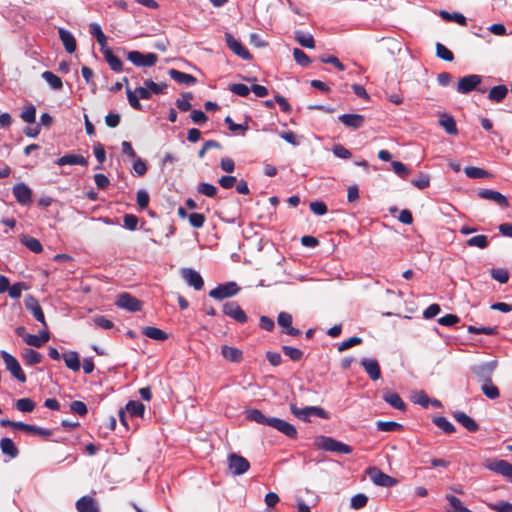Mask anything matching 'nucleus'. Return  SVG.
<instances>
[{
  "label": "nucleus",
  "mask_w": 512,
  "mask_h": 512,
  "mask_svg": "<svg viewBox=\"0 0 512 512\" xmlns=\"http://www.w3.org/2000/svg\"><path fill=\"white\" fill-rule=\"evenodd\" d=\"M144 85L149 89V91L151 92V96L153 94H156V95H159V94H163L164 93V90L165 88L167 87V85L165 83H156L154 82L153 80L151 79H146L144 80Z\"/></svg>",
  "instance_id": "obj_48"
},
{
  "label": "nucleus",
  "mask_w": 512,
  "mask_h": 512,
  "mask_svg": "<svg viewBox=\"0 0 512 512\" xmlns=\"http://www.w3.org/2000/svg\"><path fill=\"white\" fill-rule=\"evenodd\" d=\"M384 401L389 404L394 409L404 411L406 409L405 402L401 399V397L391 390H386L383 393Z\"/></svg>",
  "instance_id": "obj_22"
},
{
  "label": "nucleus",
  "mask_w": 512,
  "mask_h": 512,
  "mask_svg": "<svg viewBox=\"0 0 512 512\" xmlns=\"http://www.w3.org/2000/svg\"><path fill=\"white\" fill-rule=\"evenodd\" d=\"M58 34L65 47V50L68 53H73L76 50V40L73 34L64 28H59Z\"/></svg>",
  "instance_id": "obj_27"
},
{
  "label": "nucleus",
  "mask_w": 512,
  "mask_h": 512,
  "mask_svg": "<svg viewBox=\"0 0 512 512\" xmlns=\"http://www.w3.org/2000/svg\"><path fill=\"white\" fill-rule=\"evenodd\" d=\"M315 445L322 450L329 451V452H335L338 454H351L352 448L343 443L340 442L332 437L328 436H318L315 439Z\"/></svg>",
  "instance_id": "obj_1"
},
{
  "label": "nucleus",
  "mask_w": 512,
  "mask_h": 512,
  "mask_svg": "<svg viewBox=\"0 0 512 512\" xmlns=\"http://www.w3.org/2000/svg\"><path fill=\"white\" fill-rule=\"evenodd\" d=\"M489 244L488 237L486 235H476L467 240V245L470 247H478L480 249L487 248Z\"/></svg>",
  "instance_id": "obj_46"
},
{
  "label": "nucleus",
  "mask_w": 512,
  "mask_h": 512,
  "mask_svg": "<svg viewBox=\"0 0 512 512\" xmlns=\"http://www.w3.org/2000/svg\"><path fill=\"white\" fill-rule=\"evenodd\" d=\"M246 418L250 421H254L258 424L262 425H270L271 417H266L260 410L258 409H250L246 411Z\"/></svg>",
  "instance_id": "obj_36"
},
{
  "label": "nucleus",
  "mask_w": 512,
  "mask_h": 512,
  "mask_svg": "<svg viewBox=\"0 0 512 512\" xmlns=\"http://www.w3.org/2000/svg\"><path fill=\"white\" fill-rule=\"evenodd\" d=\"M133 171L136 176H143L147 172V165L140 157L134 158Z\"/></svg>",
  "instance_id": "obj_64"
},
{
  "label": "nucleus",
  "mask_w": 512,
  "mask_h": 512,
  "mask_svg": "<svg viewBox=\"0 0 512 512\" xmlns=\"http://www.w3.org/2000/svg\"><path fill=\"white\" fill-rule=\"evenodd\" d=\"M21 355L25 364L30 366L37 365L42 361L41 354L32 348L23 349Z\"/></svg>",
  "instance_id": "obj_33"
},
{
  "label": "nucleus",
  "mask_w": 512,
  "mask_h": 512,
  "mask_svg": "<svg viewBox=\"0 0 512 512\" xmlns=\"http://www.w3.org/2000/svg\"><path fill=\"white\" fill-rule=\"evenodd\" d=\"M440 16L447 21H454L460 25H466V18L460 13H449L446 11H441Z\"/></svg>",
  "instance_id": "obj_54"
},
{
  "label": "nucleus",
  "mask_w": 512,
  "mask_h": 512,
  "mask_svg": "<svg viewBox=\"0 0 512 512\" xmlns=\"http://www.w3.org/2000/svg\"><path fill=\"white\" fill-rule=\"evenodd\" d=\"M189 223L194 228H201L205 222V216L201 213H191L188 215Z\"/></svg>",
  "instance_id": "obj_62"
},
{
  "label": "nucleus",
  "mask_w": 512,
  "mask_h": 512,
  "mask_svg": "<svg viewBox=\"0 0 512 512\" xmlns=\"http://www.w3.org/2000/svg\"><path fill=\"white\" fill-rule=\"evenodd\" d=\"M221 355L223 358L233 363H239L243 359V353L240 349L228 345L221 347Z\"/></svg>",
  "instance_id": "obj_26"
},
{
  "label": "nucleus",
  "mask_w": 512,
  "mask_h": 512,
  "mask_svg": "<svg viewBox=\"0 0 512 512\" xmlns=\"http://www.w3.org/2000/svg\"><path fill=\"white\" fill-rule=\"evenodd\" d=\"M482 77L477 74H470L459 79L457 84V91L461 94H468L475 90L481 83Z\"/></svg>",
  "instance_id": "obj_11"
},
{
  "label": "nucleus",
  "mask_w": 512,
  "mask_h": 512,
  "mask_svg": "<svg viewBox=\"0 0 512 512\" xmlns=\"http://www.w3.org/2000/svg\"><path fill=\"white\" fill-rule=\"evenodd\" d=\"M56 164L59 166L64 165H81L87 166L88 161L85 157L76 154H66L57 159Z\"/></svg>",
  "instance_id": "obj_25"
},
{
  "label": "nucleus",
  "mask_w": 512,
  "mask_h": 512,
  "mask_svg": "<svg viewBox=\"0 0 512 512\" xmlns=\"http://www.w3.org/2000/svg\"><path fill=\"white\" fill-rule=\"evenodd\" d=\"M197 191L207 197H214L217 194V188L210 183H200L197 187Z\"/></svg>",
  "instance_id": "obj_56"
},
{
  "label": "nucleus",
  "mask_w": 512,
  "mask_h": 512,
  "mask_svg": "<svg viewBox=\"0 0 512 512\" xmlns=\"http://www.w3.org/2000/svg\"><path fill=\"white\" fill-rule=\"evenodd\" d=\"M78 512H99V508L92 497L83 496L76 502Z\"/></svg>",
  "instance_id": "obj_28"
},
{
  "label": "nucleus",
  "mask_w": 512,
  "mask_h": 512,
  "mask_svg": "<svg viewBox=\"0 0 512 512\" xmlns=\"http://www.w3.org/2000/svg\"><path fill=\"white\" fill-rule=\"evenodd\" d=\"M433 423L438 427L440 428L441 430H443L445 433H453L455 431V427L454 425L449 422L445 417L443 416H438V417H435L433 419Z\"/></svg>",
  "instance_id": "obj_45"
},
{
  "label": "nucleus",
  "mask_w": 512,
  "mask_h": 512,
  "mask_svg": "<svg viewBox=\"0 0 512 512\" xmlns=\"http://www.w3.org/2000/svg\"><path fill=\"white\" fill-rule=\"evenodd\" d=\"M181 276L185 282L195 290H200L204 286V280L200 273L192 268H182Z\"/></svg>",
  "instance_id": "obj_14"
},
{
  "label": "nucleus",
  "mask_w": 512,
  "mask_h": 512,
  "mask_svg": "<svg viewBox=\"0 0 512 512\" xmlns=\"http://www.w3.org/2000/svg\"><path fill=\"white\" fill-rule=\"evenodd\" d=\"M168 74L174 81L180 84L190 86L196 83V78L193 75L184 73L176 69H170L168 71Z\"/></svg>",
  "instance_id": "obj_29"
},
{
  "label": "nucleus",
  "mask_w": 512,
  "mask_h": 512,
  "mask_svg": "<svg viewBox=\"0 0 512 512\" xmlns=\"http://www.w3.org/2000/svg\"><path fill=\"white\" fill-rule=\"evenodd\" d=\"M453 417L455 420L465 427L469 432H476L479 429L477 422L464 412H454Z\"/></svg>",
  "instance_id": "obj_23"
},
{
  "label": "nucleus",
  "mask_w": 512,
  "mask_h": 512,
  "mask_svg": "<svg viewBox=\"0 0 512 512\" xmlns=\"http://www.w3.org/2000/svg\"><path fill=\"white\" fill-rule=\"evenodd\" d=\"M103 55L111 70L114 72H121L123 70V62L113 54L111 49L103 50Z\"/></svg>",
  "instance_id": "obj_32"
},
{
  "label": "nucleus",
  "mask_w": 512,
  "mask_h": 512,
  "mask_svg": "<svg viewBox=\"0 0 512 512\" xmlns=\"http://www.w3.org/2000/svg\"><path fill=\"white\" fill-rule=\"evenodd\" d=\"M293 56H294V59L297 62V64H299L303 67L308 66L311 62L308 55L299 48H295L293 50Z\"/></svg>",
  "instance_id": "obj_58"
},
{
  "label": "nucleus",
  "mask_w": 512,
  "mask_h": 512,
  "mask_svg": "<svg viewBox=\"0 0 512 512\" xmlns=\"http://www.w3.org/2000/svg\"><path fill=\"white\" fill-rule=\"evenodd\" d=\"M367 501H368V498H367V496H366V495L361 494V493L356 494V495H355V496H353V497H352V499H351V507H352L353 509H356V510L361 509V508H363L364 506H366Z\"/></svg>",
  "instance_id": "obj_63"
},
{
  "label": "nucleus",
  "mask_w": 512,
  "mask_h": 512,
  "mask_svg": "<svg viewBox=\"0 0 512 512\" xmlns=\"http://www.w3.org/2000/svg\"><path fill=\"white\" fill-rule=\"evenodd\" d=\"M0 356L6 366V369L12 374V376L15 377L19 382L25 383L27 378L18 360L13 355L4 350L0 352Z\"/></svg>",
  "instance_id": "obj_3"
},
{
  "label": "nucleus",
  "mask_w": 512,
  "mask_h": 512,
  "mask_svg": "<svg viewBox=\"0 0 512 512\" xmlns=\"http://www.w3.org/2000/svg\"><path fill=\"white\" fill-rule=\"evenodd\" d=\"M376 426L379 431L383 432H393L402 427L401 424L394 421H378Z\"/></svg>",
  "instance_id": "obj_51"
},
{
  "label": "nucleus",
  "mask_w": 512,
  "mask_h": 512,
  "mask_svg": "<svg viewBox=\"0 0 512 512\" xmlns=\"http://www.w3.org/2000/svg\"><path fill=\"white\" fill-rule=\"evenodd\" d=\"M361 366L364 368L365 372L371 378V380L376 381L381 377V370L379 363L376 359L371 358H363L360 362Z\"/></svg>",
  "instance_id": "obj_19"
},
{
  "label": "nucleus",
  "mask_w": 512,
  "mask_h": 512,
  "mask_svg": "<svg viewBox=\"0 0 512 512\" xmlns=\"http://www.w3.org/2000/svg\"><path fill=\"white\" fill-rule=\"evenodd\" d=\"M277 322L280 327L283 328V333L290 336H298L301 331L297 328L292 327V315L288 312H280L277 317Z\"/></svg>",
  "instance_id": "obj_18"
},
{
  "label": "nucleus",
  "mask_w": 512,
  "mask_h": 512,
  "mask_svg": "<svg viewBox=\"0 0 512 512\" xmlns=\"http://www.w3.org/2000/svg\"><path fill=\"white\" fill-rule=\"evenodd\" d=\"M367 474L370 480L377 486L381 487H393L397 484V480L384 472H382L377 467H371L367 470Z\"/></svg>",
  "instance_id": "obj_8"
},
{
  "label": "nucleus",
  "mask_w": 512,
  "mask_h": 512,
  "mask_svg": "<svg viewBox=\"0 0 512 512\" xmlns=\"http://www.w3.org/2000/svg\"><path fill=\"white\" fill-rule=\"evenodd\" d=\"M496 368V361L485 362L473 368L474 374L484 379H491V375Z\"/></svg>",
  "instance_id": "obj_31"
},
{
  "label": "nucleus",
  "mask_w": 512,
  "mask_h": 512,
  "mask_svg": "<svg viewBox=\"0 0 512 512\" xmlns=\"http://www.w3.org/2000/svg\"><path fill=\"white\" fill-rule=\"evenodd\" d=\"M50 339V333L47 328H44L38 335L27 334L24 335V342L31 346L40 348Z\"/></svg>",
  "instance_id": "obj_20"
},
{
  "label": "nucleus",
  "mask_w": 512,
  "mask_h": 512,
  "mask_svg": "<svg viewBox=\"0 0 512 512\" xmlns=\"http://www.w3.org/2000/svg\"><path fill=\"white\" fill-rule=\"evenodd\" d=\"M295 39L297 42L305 47V48H314L315 47V41L313 36L310 33H305L302 31H296L295 32Z\"/></svg>",
  "instance_id": "obj_41"
},
{
  "label": "nucleus",
  "mask_w": 512,
  "mask_h": 512,
  "mask_svg": "<svg viewBox=\"0 0 512 512\" xmlns=\"http://www.w3.org/2000/svg\"><path fill=\"white\" fill-rule=\"evenodd\" d=\"M412 401L415 404H419L420 406L424 408H428L430 405V398L427 396V394L424 391H418L412 396Z\"/></svg>",
  "instance_id": "obj_60"
},
{
  "label": "nucleus",
  "mask_w": 512,
  "mask_h": 512,
  "mask_svg": "<svg viewBox=\"0 0 512 512\" xmlns=\"http://www.w3.org/2000/svg\"><path fill=\"white\" fill-rule=\"evenodd\" d=\"M464 172L466 176L471 179L485 178L489 176L488 171L474 166L466 167Z\"/></svg>",
  "instance_id": "obj_47"
},
{
  "label": "nucleus",
  "mask_w": 512,
  "mask_h": 512,
  "mask_svg": "<svg viewBox=\"0 0 512 512\" xmlns=\"http://www.w3.org/2000/svg\"><path fill=\"white\" fill-rule=\"evenodd\" d=\"M290 410L294 416L306 422L310 421V416H316L322 419L328 418L327 412L323 408L318 406H307L304 408H298L295 404H291Z\"/></svg>",
  "instance_id": "obj_2"
},
{
  "label": "nucleus",
  "mask_w": 512,
  "mask_h": 512,
  "mask_svg": "<svg viewBox=\"0 0 512 512\" xmlns=\"http://www.w3.org/2000/svg\"><path fill=\"white\" fill-rule=\"evenodd\" d=\"M477 195L481 199L494 202L501 208H507L509 206L507 197L498 191L491 189H479Z\"/></svg>",
  "instance_id": "obj_10"
},
{
  "label": "nucleus",
  "mask_w": 512,
  "mask_h": 512,
  "mask_svg": "<svg viewBox=\"0 0 512 512\" xmlns=\"http://www.w3.org/2000/svg\"><path fill=\"white\" fill-rule=\"evenodd\" d=\"M0 448L2 453L10 458H15L18 455V449L10 438H2L0 440Z\"/></svg>",
  "instance_id": "obj_38"
},
{
  "label": "nucleus",
  "mask_w": 512,
  "mask_h": 512,
  "mask_svg": "<svg viewBox=\"0 0 512 512\" xmlns=\"http://www.w3.org/2000/svg\"><path fill=\"white\" fill-rule=\"evenodd\" d=\"M439 124L445 129L450 135H456L458 133L456 122L454 118L448 114H442L439 118Z\"/></svg>",
  "instance_id": "obj_34"
},
{
  "label": "nucleus",
  "mask_w": 512,
  "mask_h": 512,
  "mask_svg": "<svg viewBox=\"0 0 512 512\" xmlns=\"http://www.w3.org/2000/svg\"><path fill=\"white\" fill-rule=\"evenodd\" d=\"M15 406L21 412H32L35 408V402L30 398H21L16 401Z\"/></svg>",
  "instance_id": "obj_49"
},
{
  "label": "nucleus",
  "mask_w": 512,
  "mask_h": 512,
  "mask_svg": "<svg viewBox=\"0 0 512 512\" xmlns=\"http://www.w3.org/2000/svg\"><path fill=\"white\" fill-rule=\"evenodd\" d=\"M127 59L137 67H152L157 63L158 56L152 52L143 54L133 50L127 53Z\"/></svg>",
  "instance_id": "obj_5"
},
{
  "label": "nucleus",
  "mask_w": 512,
  "mask_h": 512,
  "mask_svg": "<svg viewBox=\"0 0 512 512\" xmlns=\"http://www.w3.org/2000/svg\"><path fill=\"white\" fill-rule=\"evenodd\" d=\"M192 99V94L187 92L182 94V97L176 100V106L179 110L185 112L190 110L191 103L190 100Z\"/></svg>",
  "instance_id": "obj_55"
},
{
  "label": "nucleus",
  "mask_w": 512,
  "mask_h": 512,
  "mask_svg": "<svg viewBox=\"0 0 512 512\" xmlns=\"http://www.w3.org/2000/svg\"><path fill=\"white\" fill-rule=\"evenodd\" d=\"M21 242L24 246H26L30 251L34 253H40L43 250L42 244L40 241L31 236H24L21 239Z\"/></svg>",
  "instance_id": "obj_43"
},
{
  "label": "nucleus",
  "mask_w": 512,
  "mask_h": 512,
  "mask_svg": "<svg viewBox=\"0 0 512 512\" xmlns=\"http://www.w3.org/2000/svg\"><path fill=\"white\" fill-rule=\"evenodd\" d=\"M391 166H392V169L393 171L395 172V174H397L400 178L402 179H406V177L408 176L409 174V170L408 168L406 167V165H404L402 162L400 161H393L391 163Z\"/></svg>",
  "instance_id": "obj_61"
},
{
  "label": "nucleus",
  "mask_w": 512,
  "mask_h": 512,
  "mask_svg": "<svg viewBox=\"0 0 512 512\" xmlns=\"http://www.w3.org/2000/svg\"><path fill=\"white\" fill-rule=\"evenodd\" d=\"M66 367L73 372H78L81 368L79 354L76 351L69 350L62 355Z\"/></svg>",
  "instance_id": "obj_24"
},
{
  "label": "nucleus",
  "mask_w": 512,
  "mask_h": 512,
  "mask_svg": "<svg viewBox=\"0 0 512 512\" xmlns=\"http://www.w3.org/2000/svg\"><path fill=\"white\" fill-rule=\"evenodd\" d=\"M229 90L238 95V96H241V97H246L249 95L251 89L245 85V84H242V83H235V84H231L229 86Z\"/></svg>",
  "instance_id": "obj_57"
},
{
  "label": "nucleus",
  "mask_w": 512,
  "mask_h": 512,
  "mask_svg": "<svg viewBox=\"0 0 512 512\" xmlns=\"http://www.w3.org/2000/svg\"><path fill=\"white\" fill-rule=\"evenodd\" d=\"M339 121L345 126L358 129L364 125V116L360 114H342L338 117Z\"/></svg>",
  "instance_id": "obj_21"
},
{
  "label": "nucleus",
  "mask_w": 512,
  "mask_h": 512,
  "mask_svg": "<svg viewBox=\"0 0 512 512\" xmlns=\"http://www.w3.org/2000/svg\"><path fill=\"white\" fill-rule=\"evenodd\" d=\"M484 467L512 481V464L508 461L502 459H488L484 462Z\"/></svg>",
  "instance_id": "obj_4"
},
{
  "label": "nucleus",
  "mask_w": 512,
  "mask_h": 512,
  "mask_svg": "<svg viewBox=\"0 0 512 512\" xmlns=\"http://www.w3.org/2000/svg\"><path fill=\"white\" fill-rule=\"evenodd\" d=\"M436 55H437V57L441 58L442 60L449 61V62L453 61V59H454L453 53L446 46H444L441 43L436 44Z\"/></svg>",
  "instance_id": "obj_52"
},
{
  "label": "nucleus",
  "mask_w": 512,
  "mask_h": 512,
  "mask_svg": "<svg viewBox=\"0 0 512 512\" xmlns=\"http://www.w3.org/2000/svg\"><path fill=\"white\" fill-rule=\"evenodd\" d=\"M239 290L240 288L235 282H227L225 284H220L216 288L212 289L209 292V296L216 300H222L235 296Z\"/></svg>",
  "instance_id": "obj_9"
},
{
  "label": "nucleus",
  "mask_w": 512,
  "mask_h": 512,
  "mask_svg": "<svg viewBox=\"0 0 512 512\" xmlns=\"http://www.w3.org/2000/svg\"><path fill=\"white\" fill-rule=\"evenodd\" d=\"M42 78L54 90H60L63 87L61 78L51 71H44L42 73Z\"/></svg>",
  "instance_id": "obj_40"
},
{
  "label": "nucleus",
  "mask_w": 512,
  "mask_h": 512,
  "mask_svg": "<svg viewBox=\"0 0 512 512\" xmlns=\"http://www.w3.org/2000/svg\"><path fill=\"white\" fill-rule=\"evenodd\" d=\"M126 95H127V99H128V102H129L130 106L133 109H135V110L141 111L142 110V104L140 103L139 97L136 94V92L131 90V88L127 87L126 88Z\"/></svg>",
  "instance_id": "obj_53"
},
{
  "label": "nucleus",
  "mask_w": 512,
  "mask_h": 512,
  "mask_svg": "<svg viewBox=\"0 0 512 512\" xmlns=\"http://www.w3.org/2000/svg\"><path fill=\"white\" fill-rule=\"evenodd\" d=\"M115 305L129 312H137L142 309V302L127 292L117 295Z\"/></svg>",
  "instance_id": "obj_6"
},
{
  "label": "nucleus",
  "mask_w": 512,
  "mask_h": 512,
  "mask_svg": "<svg viewBox=\"0 0 512 512\" xmlns=\"http://www.w3.org/2000/svg\"><path fill=\"white\" fill-rule=\"evenodd\" d=\"M228 468L233 475H242L250 468L249 461L241 455L230 453L227 457Z\"/></svg>",
  "instance_id": "obj_7"
},
{
  "label": "nucleus",
  "mask_w": 512,
  "mask_h": 512,
  "mask_svg": "<svg viewBox=\"0 0 512 512\" xmlns=\"http://www.w3.org/2000/svg\"><path fill=\"white\" fill-rule=\"evenodd\" d=\"M269 426L281 432L290 439H296L298 436V432L295 426L283 419L271 417Z\"/></svg>",
  "instance_id": "obj_12"
},
{
  "label": "nucleus",
  "mask_w": 512,
  "mask_h": 512,
  "mask_svg": "<svg viewBox=\"0 0 512 512\" xmlns=\"http://www.w3.org/2000/svg\"><path fill=\"white\" fill-rule=\"evenodd\" d=\"M223 313L226 316L233 318L239 323H245L247 321V315L235 301L226 302L223 305Z\"/></svg>",
  "instance_id": "obj_16"
},
{
  "label": "nucleus",
  "mask_w": 512,
  "mask_h": 512,
  "mask_svg": "<svg viewBox=\"0 0 512 512\" xmlns=\"http://www.w3.org/2000/svg\"><path fill=\"white\" fill-rule=\"evenodd\" d=\"M142 334L148 338H151L153 340H158V341H164V340L168 339V334L165 331H163L157 327H151V326L144 327L142 329Z\"/></svg>",
  "instance_id": "obj_35"
},
{
  "label": "nucleus",
  "mask_w": 512,
  "mask_h": 512,
  "mask_svg": "<svg viewBox=\"0 0 512 512\" xmlns=\"http://www.w3.org/2000/svg\"><path fill=\"white\" fill-rule=\"evenodd\" d=\"M125 410L131 415L135 417H142L145 411V406L138 401H129L126 404Z\"/></svg>",
  "instance_id": "obj_42"
},
{
  "label": "nucleus",
  "mask_w": 512,
  "mask_h": 512,
  "mask_svg": "<svg viewBox=\"0 0 512 512\" xmlns=\"http://www.w3.org/2000/svg\"><path fill=\"white\" fill-rule=\"evenodd\" d=\"M508 94V88L506 85H497L492 87L487 95V98L493 103L502 102Z\"/></svg>",
  "instance_id": "obj_30"
},
{
  "label": "nucleus",
  "mask_w": 512,
  "mask_h": 512,
  "mask_svg": "<svg viewBox=\"0 0 512 512\" xmlns=\"http://www.w3.org/2000/svg\"><path fill=\"white\" fill-rule=\"evenodd\" d=\"M225 42L228 48L237 56L244 60H249L251 58L249 51L242 45L240 41L234 38L232 34L228 32L225 33Z\"/></svg>",
  "instance_id": "obj_15"
},
{
  "label": "nucleus",
  "mask_w": 512,
  "mask_h": 512,
  "mask_svg": "<svg viewBox=\"0 0 512 512\" xmlns=\"http://www.w3.org/2000/svg\"><path fill=\"white\" fill-rule=\"evenodd\" d=\"M18 429L25 431L27 433L38 434L43 437H49L52 435V431L49 429L41 428L31 424H26L23 422H20V424L18 425Z\"/></svg>",
  "instance_id": "obj_37"
},
{
  "label": "nucleus",
  "mask_w": 512,
  "mask_h": 512,
  "mask_svg": "<svg viewBox=\"0 0 512 512\" xmlns=\"http://www.w3.org/2000/svg\"><path fill=\"white\" fill-rule=\"evenodd\" d=\"M25 307L27 310H29L32 313L34 318L43 325L44 328H47L45 315H44L43 310L36 298H34L31 295L27 296L25 299Z\"/></svg>",
  "instance_id": "obj_17"
},
{
  "label": "nucleus",
  "mask_w": 512,
  "mask_h": 512,
  "mask_svg": "<svg viewBox=\"0 0 512 512\" xmlns=\"http://www.w3.org/2000/svg\"><path fill=\"white\" fill-rule=\"evenodd\" d=\"M12 193L20 205L26 206L32 203V190L25 183L14 185Z\"/></svg>",
  "instance_id": "obj_13"
},
{
  "label": "nucleus",
  "mask_w": 512,
  "mask_h": 512,
  "mask_svg": "<svg viewBox=\"0 0 512 512\" xmlns=\"http://www.w3.org/2000/svg\"><path fill=\"white\" fill-rule=\"evenodd\" d=\"M446 499L452 508V512H473L465 507L459 498L453 495L447 494Z\"/></svg>",
  "instance_id": "obj_44"
},
{
  "label": "nucleus",
  "mask_w": 512,
  "mask_h": 512,
  "mask_svg": "<svg viewBox=\"0 0 512 512\" xmlns=\"http://www.w3.org/2000/svg\"><path fill=\"white\" fill-rule=\"evenodd\" d=\"M21 118L26 123H34L36 119V108L33 105H29L22 111Z\"/></svg>",
  "instance_id": "obj_59"
},
{
  "label": "nucleus",
  "mask_w": 512,
  "mask_h": 512,
  "mask_svg": "<svg viewBox=\"0 0 512 512\" xmlns=\"http://www.w3.org/2000/svg\"><path fill=\"white\" fill-rule=\"evenodd\" d=\"M282 351L285 356L289 357L293 361H300L303 357V352L292 346H283Z\"/></svg>",
  "instance_id": "obj_50"
},
{
  "label": "nucleus",
  "mask_w": 512,
  "mask_h": 512,
  "mask_svg": "<svg viewBox=\"0 0 512 512\" xmlns=\"http://www.w3.org/2000/svg\"><path fill=\"white\" fill-rule=\"evenodd\" d=\"M483 394L489 399H496L499 397L500 392L497 386L492 383L491 379H485L481 386Z\"/></svg>",
  "instance_id": "obj_39"
}]
</instances>
